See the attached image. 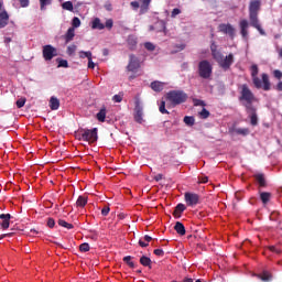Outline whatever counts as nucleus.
Returning <instances> with one entry per match:
<instances>
[{
  "label": "nucleus",
  "instance_id": "obj_41",
  "mask_svg": "<svg viewBox=\"0 0 282 282\" xmlns=\"http://www.w3.org/2000/svg\"><path fill=\"white\" fill-rule=\"evenodd\" d=\"M25 102H26L25 97H22L17 100L15 105H17L18 109H21V108L25 107Z\"/></svg>",
  "mask_w": 282,
  "mask_h": 282
},
{
  "label": "nucleus",
  "instance_id": "obj_56",
  "mask_svg": "<svg viewBox=\"0 0 282 282\" xmlns=\"http://www.w3.org/2000/svg\"><path fill=\"white\" fill-rule=\"evenodd\" d=\"M131 8H133V10H138L140 8V2L138 1H132L130 2Z\"/></svg>",
  "mask_w": 282,
  "mask_h": 282
},
{
  "label": "nucleus",
  "instance_id": "obj_38",
  "mask_svg": "<svg viewBox=\"0 0 282 282\" xmlns=\"http://www.w3.org/2000/svg\"><path fill=\"white\" fill-rule=\"evenodd\" d=\"M46 6H52V0H40V10H45Z\"/></svg>",
  "mask_w": 282,
  "mask_h": 282
},
{
  "label": "nucleus",
  "instance_id": "obj_19",
  "mask_svg": "<svg viewBox=\"0 0 282 282\" xmlns=\"http://www.w3.org/2000/svg\"><path fill=\"white\" fill-rule=\"evenodd\" d=\"M164 83L160 82V80H154L150 84V87H151V90L152 91H156V93H160V91H164Z\"/></svg>",
  "mask_w": 282,
  "mask_h": 282
},
{
  "label": "nucleus",
  "instance_id": "obj_30",
  "mask_svg": "<svg viewBox=\"0 0 282 282\" xmlns=\"http://www.w3.org/2000/svg\"><path fill=\"white\" fill-rule=\"evenodd\" d=\"M58 226H62V228H66L67 230H72L74 228L73 224H69L67 221H65L64 219H59L57 221Z\"/></svg>",
  "mask_w": 282,
  "mask_h": 282
},
{
  "label": "nucleus",
  "instance_id": "obj_49",
  "mask_svg": "<svg viewBox=\"0 0 282 282\" xmlns=\"http://www.w3.org/2000/svg\"><path fill=\"white\" fill-rule=\"evenodd\" d=\"M177 14H182V10H180L178 8L173 9L171 13L172 19H175Z\"/></svg>",
  "mask_w": 282,
  "mask_h": 282
},
{
  "label": "nucleus",
  "instance_id": "obj_3",
  "mask_svg": "<svg viewBox=\"0 0 282 282\" xmlns=\"http://www.w3.org/2000/svg\"><path fill=\"white\" fill-rule=\"evenodd\" d=\"M166 100L171 102L174 107L177 105H182L185 100H187L188 95L182 90H172L166 94Z\"/></svg>",
  "mask_w": 282,
  "mask_h": 282
},
{
  "label": "nucleus",
  "instance_id": "obj_47",
  "mask_svg": "<svg viewBox=\"0 0 282 282\" xmlns=\"http://www.w3.org/2000/svg\"><path fill=\"white\" fill-rule=\"evenodd\" d=\"M269 250L270 252H274L275 254H281V249H279L276 246H270Z\"/></svg>",
  "mask_w": 282,
  "mask_h": 282
},
{
  "label": "nucleus",
  "instance_id": "obj_18",
  "mask_svg": "<svg viewBox=\"0 0 282 282\" xmlns=\"http://www.w3.org/2000/svg\"><path fill=\"white\" fill-rule=\"evenodd\" d=\"M256 182H258L260 188H265L268 183L265 182V175L263 173H258L253 175Z\"/></svg>",
  "mask_w": 282,
  "mask_h": 282
},
{
  "label": "nucleus",
  "instance_id": "obj_13",
  "mask_svg": "<svg viewBox=\"0 0 282 282\" xmlns=\"http://www.w3.org/2000/svg\"><path fill=\"white\" fill-rule=\"evenodd\" d=\"M134 120L135 122H138L139 124H142L143 119V112H142V106L140 105V99H135L134 101Z\"/></svg>",
  "mask_w": 282,
  "mask_h": 282
},
{
  "label": "nucleus",
  "instance_id": "obj_22",
  "mask_svg": "<svg viewBox=\"0 0 282 282\" xmlns=\"http://www.w3.org/2000/svg\"><path fill=\"white\" fill-rule=\"evenodd\" d=\"M59 107H61V100H58V98H56V97H51L50 109L52 111H56V110H58Z\"/></svg>",
  "mask_w": 282,
  "mask_h": 282
},
{
  "label": "nucleus",
  "instance_id": "obj_16",
  "mask_svg": "<svg viewBox=\"0 0 282 282\" xmlns=\"http://www.w3.org/2000/svg\"><path fill=\"white\" fill-rule=\"evenodd\" d=\"M10 219H12V215L10 214L0 215V227L2 230H8L10 228Z\"/></svg>",
  "mask_w": 282,
  "mask_h": 282
},
{
  "label": "nucleus",
  "instance_id": "obj_59",
  "mask_svg": "<svg viewBox=\"0 0 282 282\" xmlns=\"http://www.w3.org/2000/svg\"><path fill=\"white\" fill-rule=\"evenodd\" d=\"M198 182H199L200 184H206V183L208 182V176H202V177H199V178H198Z\"/></svg>",
  "mask_w": 282,
  "mask_h": 282
},
{
  "label": "nucleus",
  "instance_id": "obj_8",
  "mask_svg": "<svg viewBox=\"0 0 282 282\" xmlns=\"http://www.w3.org/2000/svg\"><path fill=\"white\" fill-rule=\"evenodd\" d=\"M140 58L135 56L134 54L129 55V63L127 65V72H131V74H138V70L140 69Z\"/></svg>",
  "mask_w": 282,
  "mask_h": 282
},
{
  "label": "nucleus",
  "instance_id": "obj_39",
  "mask_svg": "<svg viewBox=\"0 0 282 282\" xmlns=\"http://www.w3.org/2000/svg\"><path fill=\"white\" fill-rule=\"evenodd\" d=\"M56 61L58 63L57 67H69V63L67 62V59L57 58Z\"/></svg>",
  "mask_w": 282,
  "mask_h": 282
},
{
  "label": "nucleus",
  "instance_id": "obj_20",
  "mask_svg": "<svg viewBox=\"0 0 282 282\" xmlns=\"http://www.w3.org/2000/svg\"><path fill=\"white\" fill-rule=\"evenodd\" d=\"M184 210H186V205L180 203L178 205H176V207L173 212V217H175V219H180V217H182V213H184Z\"/></svg>",
  "mask_w": 282,
  "mask_h": 282
},
{
  "label": "nucleus",
  "instance_id": "obj_11",
  "mask_svg": "<svg viewBox=\"0 0 282 282\" xmlns=\"http://www.w3.org/2000/svg\"><path fill=\"white\" fill-rule=\"evenodd\" d=\"M184 199L187 206H191V208H194V206H197L199 204V196L196 193L187 192L184 194Z\"/></svg>",
  "mask_w": 282,
  "mask_h": 282
},
{
  "label": "nucleus",
  "instance_id": "obj_14",
  "mask_svg": "<svg viewBox=\"0 0 282 282\" xmlns=\"http://www.w3.org/2000/svg\"><path fill=\"white\" fill-rule=\"evenodd\" d=\"M1 8H3V3L0 1V30H3L10 23V14L6 10L1 11Z\"/></svg>",
  "mask_w": 282,
  "mask_h": 282
},
{
  "label": "nucleus",
  "instance_id": "obj_4",
  "mask_svg": "<svg viewBox=\"0 0 282 282\" xmlns=\"http://www.w3.org/2000/svg\"><path fill=\"white\" fill-rule=\"evenodd\" d=\"M198 76L205 80L213 76V64L208 59H203L198 63Z\"/></svg>",
  "mask_w": 282,
  "mask_h": 282
},
{
  "label": "nucleus",
  "instance_id": "obj_29",
  "mask_svg": "<svg viewBox=\"0 0 282 282\" xmlns=\"http://www.w3.org/2000/svg\"><path fill=\"white\" fill-rule=\"evenodd\" d=\"M105 118H107V110L102 108L97 113V120H99V122H105Z\"/></svg>",
  "mask_w": 282,
  "mask_h": 282
},
{
  "label": "nucleus",
  "instance_id": "obj_23",
  "mask_svg": "<svg viewBox=\"0 0 282 282\" xmlns=\"http://www.w3.org/2000/svg\"><path fill=\"white\" fill-rule=\"evenodd\" d=\"M93 30H105V24L100 22L99 18H95L91 23Z\"/></svg>",
  "mask_w": 282,
  "mask_h": 282
},
{
  "label": "nucleus",
  "instance_id": "obj_32",
  "mask_svg": "<svg viewBox=\"0 0 282 282\" xmlns=\"http://www.w3.org/2000/svg\"><path fill=\"white\" fill-rule=\"evenodd\" d=\"M76 50H78V46H76V44H72L67 46L66 54H68V56H74V54H76Z\"/></svg>",
  "mask_w": 282,
  "mask_h": 282
},
{
  "label": "nucleus",
  "instance_id": "obj_48",
  "mask_svg": "<svg viewBox=\"0 0 282 282\" xmlns=\"http://www.w3.org/2000/svg\"><path fill=\"white\" fill-rule=\"evenodd\" d=\"M105 28H107V30H111V28H113V20L112 19H108L106 21V24H104Z\"/></svg>",
  "mask_w": 282,
  "mask_h": 282
},
{
  "label": "nucleus",
  "instance_id": "obj_55",
  "mask_svg": "<svg viewBox=\"0 0 282 282\" xmlns=\"http://www.w3.org/2000/svg\"><path fill=\"white\" fill-rule=\"evenodd\" d=\"M154 254H155L156 257H164V250H162V249H155V250H154Z\"/></svg>",
  "mask_w": 282,
  "mask_h": 282
},
{
  "label": "nucleus",
  "instance_id": "obj_37",
  "mask_svg": "<svg viewBox=\"0 0 282 282\" xmlns=\"http://www.w3.org/2000/svg\"><path fill=\"white\" fill-rule=\"evenodd\" d=\"M160 113H170L169 110H166V101L162 100L159 106Z\"/></svg>",
  "mask_w": 282,
  "mask_h": 282
},
{
  "label": "nucleus",
  "instance_id": "obj_31",
  "mask_svg": "<svg viewBox=\"0 0 282 282\" xmlns=\"http://www.w3.org/2000/svg\"><path fill=\"white\" fill-rule=\"evenodd\" d=\"M63 10H68V12H74V3L72 1H66L62 3Z\"/></svg>",
  "mask_w": 282,
  "mask_h": 282
},
{
  "label": "nucleus",
  "instance_id": "obj_35",
  "mask_svg": "<svg viewBox=\"0 0 282 282\" xmlns=\"http://www.w3.org/2000/svg\"><path fill=\"white\" fill-rule=\"evenodd\" d=\"M235 133H237L238 135H248V133H250V129L248 128H238L235 130Z\"/></svg>",
  "mask_w": 282,
  "mask_h": 282
},
{
  "label": "nucleus",
  "instance_id": "obj_40",
  "mask_svg": "<svg viewBox=\"0 0 282 282\" xmlns=\"http://www.w3.org/2000/svg\"><path fill=\"white\" fill-rule=\"evenodd\" d=\"M259 76V66H257L256 64H253L251 66V78H254Z\"/></svg>",
  "mask_w": 282,
  "mask_h": 282
},
{
  "label": "nucleus",
  "instance_id": "obj_15",
  "mask_svg": "<svg viewBox=\"0 0 282 282\" xmlns=\"http://www.w3.org/2000/svg\"><path fill=\"white\" fill-rule=\"evenodd\" d=\"M239 28H240V34L242 39H245V41H248V34H249L248 28H250V23L248 22V20L246 19L240 20Z\"/></svg>",
  "mask_w": 282,
  "mask_h": 282
},
{
  "label": "nucleus",
  "instance_id": "obj_2",
  "mask_svg": "<svg viewBox=\"0 0 282 282\" xmlns=\"http://www.w3.org/2000/svg\"><path fill=\"white\" fill-rule=\"evenodd\" d=\"M239 100L245 101L243 107L246 109H248V107H254L252 105V102L256 100L254 94L246 84L241 86Z\"/></svg>",
  "mask_w": 282,
  "mask_h": 282
},
{
  "label": "nucleus",
  "instance_id": "obj_62",
  "mask_svg": "<svg viewBox=\"0 0 282 282\" xmlns=\"http://www.w3.org/2000/svg\"><path fill=\"white\" fill-rule=\"evenodd\" d=\"M162 177H163L162 174H156V175L154 176V180H155V182H160V181L162 180Z\"/></svg>",
  "mask_w": 282,
  "mask_h": 282
},
{
  "label": "nucleus",
  "instance_id": "obj_1",
  "mask_svg": "<svg viewBox=\"0 0 282 282\" xmlns=\"http://www.w3.org/2000/svg\"><path fill=\"white\" fill-rule=\"evenodd\" d=\"M259 10H261V1H251L249 4V21L250 25L258 30L261 36H265V31L261 28V23H259Z\"/></svg>",
  "mask_w": 282,
  "mask_h": 282
},
{
  "label": "nucleus",
  "instance_id": "obj_27",
  "mask_svg": "<svg viewBox=\"0 0 282 282\" xmlns=\"http://www.w3.org/2000/svg\"><path fill=\"white\" fill-rule=\"evenodd\" d=\"M149 6H151V0H142L141 7H140L141 8L140 13L144 14L149 12Z\"/></svg>",
  "mask_w": 282,
  "mask_h": 282
},
{
  "label": "nucleus",
  "instance_id": "obj_64",
  "mask_svg": "<svg viewBox=\"0 0 282 282\" xmlns=\"http://www.w3.org/2000/svg\"><path fill=\"white\" fill-rule=\"evenodd\" d=\"M4 43L8 45V44H10V43H12V39L11 37H6L4 39Z\"/></svg>",
  "mask_w": 282,
  "mask_h": 282
},
{
  "label": "nucleus",
  "instance_id": "obj_28",
  "mask_svg": "<svg viewBox=\"0 0 282 282\" xmlns=\"http://www.w3.org/2000/svg\"><path fill=\"white\" fill-rule=\"evenodd\" d=\"M140 263L141 265H143L144 268H151V258L147 257V256H142L140 258Z\"/></svg>",
  "mask_w": 282,
  "mask_h": 282
},
{
  "label": "nucleus",
  "instance_id": "obj_26",
  "mask_svg": "<svg viewBox=\"0 0 282 282\" xmlns=\"http://www.w3.org/2000/svg\"><path fill=\"white\" fill-rule=\"evenodd\" d=\"M210 52L214 59L219 58L221 54V52L217 50V44L215 42H212Z\"/></svg>",
  "mask_w": 282,
  "mask_h": 282
},
{
  "label": "nucleus",
  "instance_id": "obj_54",
  "mask_svg": "<svg viewBox=\"0 0 282 282\" xmlns=\"http://www.w3.org/2000/svg\"><path fill=\"white\" fill-rule=\"evenodd\" d=\"M47 226L48 228H54V226H56V221L54 220V218L47 219Z\"/></svg>",
  "mask_w": 282,
  "mask_h": 282
},
{
  "label": "nucleus",
  "instance_id": "obj_33",
  "mask_svg": "<svg viewBox=\"0 0 282 282\" xmlns=\"http://www.w3.org/2000/svg\"><path fill=\"white\" fill-rule=\"evenodd\" d=\"M259 279H261V281H272V274H270L268 271H264L259 275Z\"/></svg>",
  "mask_w": 282,
  "mask_h": 282
},
{
  "label": "nucleus",
  "instance_id": "obj_46",
  "mask_svg": "<svg viewBox=\"0 0 282 282\" xmlns=\"http://www.w3.org/2000/svg\"><path fill=\"white\" fill-rule=\"evenodd\" d=\"M144 47H145V50H148L149 52L155 51V45H154L153 43H151V42H147V43L144 44Z\"/></svg>",
  "mask_w": 282,
  "mask_h": 282
},
{
  "label": "nucleus",
  "instance_id": "obj_21",
  "mask_svg": "<svg viewBox=\"0 0 282 282\" xmlns=\"http://www.w3.org/2000/svg\"><path fill=\"white\" fill-rule=\"evenodd\" d=\"M174 230L177 232V235H180L181 237H184V235H186V227H184V224H182L181 221H176L175 226H174Z\"/></svg>",
  "mask_w": 282,
  "mask_h": 282
},
{
  "label": "nucleus",
  "instance_id": "obj_7",
  "mask_svg": "<svg viewBox=\"0 0 282 282\" xmlns=\"http://www.w3.org/2000/svg\"><path fill=\"white\" fill-rule=\"evenodd\" d=\"M252 83L256 89H261V87L264 91H270L271 89L270 76L265 73L262 74V82L258 76H256L252 77Z\"/></svg>",
  "mask_w": 282,
  "mask_h": 282
},
{
  "label": "nucleus",
  "instance_id": "obj_50",
  "mask_svg": "<svg viewBox=\"0 0 282 282\" xmlns=\"http://www.w3.org/2000/svg\"><path fill=\"white\" fill-rule=\"evenodd\" d=\"M273 76H274V78H278V80H281L282 79V72L279 70V69H275L273 72Z\"/></svg>",
  "mask_w": 282,
  "mask_h": 282
},
{
  "label": "nucleus",
  "instance_id": "obj_51",
  "mask_svg": "<svg viewBox=\"0 0 282 282\" xmlns=\"http://www.w3.org/2000/svg\"><path fill=\"white\" fill-rule=\"evenodd\" d=\"M109 210H111V208H109V206H105L102 209H101V215L104 217H107V215H109Z\"/></svg>",
  "mask_w": 282,
  "mask_h": 282
},
{
  "label": "nucleus",
  "instance_id": "obj_34",
  "mask_svg": "<svg viewBox=\"0 0 282 282\" xmlns=\"http://www.w3.org/2000/svg\"><path fill=\"white\" fill-rule=\"evenodd\" d=\"M183 121L185 124H187V127H193V124H195V117L185 116Z\"/></svg>",
  "mask_w": 282,
  "mask_h": 282
},
{
  "label": "nucleus",
  "instance_id": "obj_9",
  "mask_svg": "<svg viewBox=\"0 0 282 282\" xmlns=\"http://www.w3.org/2000/svg\"><path fill=\"white\" fill-rule=\"evenodd\" d=\"M42 56L44 61H52V58L58 56V52L56 51V47L47 44L43 46Z\"/></svg>",
  "mask_w": 282,
  "mask_h": 282
},
{
  "label": "nucleus",
  "instance_id": "obj_53",
  "mask_svg": "<svg viewBox=\"0 0 282 282\" xmlns=\"http://www.w3.org/2000/svg\"><path fill=\"white\" fill-rule=\"evenodd\" d=\"M122 97H123L122 94L115 95V96L112 97V100H113V102H120V101L122 100Z\"/></svg>",
  "mask_w": 282,
  "mask_h": 282
},
{
  "label": "nucleus",
  "instance_id": "obj_25",
  "mask_svg": "<svg viewBox=\"0 0 282 282\" xmlns=\"http://www.w3.org/2000/svg\"><path fill=\"white\" fill-rule=\"evenodd\" d=\"M87 206V196H78L76 200L77 208H85Z\"/></svg>",
  "mask_w": 282,
  "mask_h": 282
},
{
  "label": "nucleus",
  "instance_id": "obj_12",
  "mask_svg": "<svg viewBox=\"0 0 282 282\" xmlns=\"http://www.w3.org/2000/svg\"><path fill=\"white\" fill-rule=\"evenodd\" d=\"M246 112L248 113V116L250 118V124L252 127H257V124H259V117L257 116V108L254 106L247 107Z\"/></svg>",
  "mask_w": 282,
  "mask_h": 282
},
{
  "label": "nucleus",
  "instance_id": "obj_24",
  "mask_svg": "<svg viewBox=\"0 0 282 282\" xmlns=\"http://www.w3.org/2000/svg\"><path fill=\"white\" fill-rule=\"evenodd\" d=\"M260 199L262 202V204H268L270 202V199H272V193L270 192H262L260 193Z\"/></svg>",
  "mask_w": 282,
  "mask_h": 282
},
{
  "label": "nucleus",
  "instance_id": "obj_52",
  "mask_svg": "<svg viewBox=\"0 0 282 282\" xmlns=\"http://www.w3.org/2000/svg\"><path fill=\"white\" fill-rule=\"evenodd\" d=\"M21 8H28L30 6V0H18Z\"/></svg>",
  "mask_w": 282,
  "mask_h": 282
},
{
  "label": "nucleus",
  "instance_id": "obj_60",
  "mask_svg": "<svg viewBox=\"0 0 282 282\" xmlns=\"http://www.w3.org/2000/svg\"><path fill=\"white\" fill-rule=\"evenodd\" d=\"M139 246L141 247V248H148V246H149V242H145L144 240H139Z\"/></svg>",
  "mask_w": 282,
  "mask_h": 282
},
{
  "label": "nucleus",
  "instance_id": "obj_6",
  "mask_svg": "<svg viewBox=\"0 0 282 282\" xmlns=\"http://www.w3.org/2000/svg\"><path fill=\"white\" fill-rule=\"evenodd\" d=\"M214 61L218 63L221 69L228 72V69H230V67L232 66V63H235V55L230 53L229 55L224 57V54L220 53L219 57H216Z\"/></svg>",
  "mask_w": 282,
  "mask_h": 282
},
{
  "label": "nucleus",
  "instance_id": "obj_17",
  "mask_svg": "<svg viewBox=\"0 0 282 282\" xmlns=\"http://www.w3.org/2000/svg\"><path fill=\"white\" fill-rule=\"evenodd\" d=\"M74 36H76V29L69 28L66 34L63 35L65 43H72L74 41Z\"/></svg>",
  "mask_w": 282,
  "mask_h": 282
},
{
  "label": "nucleus",
  "instance_id": "obj_10",
  "mask_svg": "<svg viewBox=\"0 0 282 282\" xmlns=\"http://www.w3.org/2000/svg\"><path fill=\"white\" fill-rule=\"evenodd\" d=\"M218 31L221 32V34H227V36H229V39H235L236 36V32L237 30L235 29V26H232V24L230 23H221L218 25Z\"/></svg>",
  "mask_w": 282,
  "mask_h": 282
},
{
  "label": "nucleus",
  "instance_id": "obj_36",
  "mask_svg": "<svg viewBox=\"0 0 282 282\" xmlns=\"http://www.w3.org/2000/svg\"><path fill=\"white\" fill-rule=\"evenodd\" d=\"M131 259H133V257L131 256H126L123 258V261L127 263V265H129V268H135V263H133V261H131Z\"/></svg>",
  "mask_w": 282,
  "mask_h": 282
},
{
  "label": "nucleus",
  "instance_id": "obj_43",
  "mask_svg": "<svg viewBox=\"0 0 282 282\" xmlns=\"http://www.w3.org/2000/svg\"><path fill=\"white\" fill-rule=\"evenodd\" d=\"M200 118H203V120H206V118L210 117V111L206 110V108H203V110L199 112Z\"/></svg>",
  "mask_w": 282,
  "mask_h": 282
},
{
  "label": "nucleus",
  "instance_id": "obj_45",
  "mask_svg": "<svg viewBox=\"0 0 282 282\" xmlns=\"http://www.w3.org/2000/svg\"><path fill=\"white\" fill-rule=\"evenodd\" d=\"M72 25L73 26H70V28H74V30H75V28H80V19L77 17L73 18Z\"/></svg>",
  "mask_w": 282,
  "mask_h": 282
},
{
  "label": "nucleus",
  "instance_id": "obj_58",
  "mask_svg": "<svg viewBox=\"0 0 282 282\" xmlns=\"http://www.w3.org/2000/svg\"><path fill=\"white\" fill-rule=\"evenodd\" d=\"M128 43L132 45V47H135V45H138V42L133 37H129Z\"/></svg>",
  "mask_w": 282,
  "mask_h": 282
},
{
  "label": "nucleus",
  "instance_id": "obj_44",
  "mask_svg": "<svg viewBox=\"0 0 282 282\" xmlns=\"http://www.w3.org/2000/svg\"><path fill=\"white\" fill-rule=\"evenodd\" d=\"M79 250H80V252H89V250H90L89 243H87V242L82 243L79 246Z\"/></svg>",
  "mask_w": 282,
  "mask_h": 282
},
{
  "label": "nucleus",
  "instance_id": "obj_61",
  "mask_svg": "<svg viewBox=\"0 0 282 282\" xmlns=\"http://www.w3.org/2000/svg\"><path fill=\"white\" fill-rule=\"evenodd\" d=\"M143 240H144L147 243H149L150 241H153V238H152L151 236H149V235H145V236L143 237Z\"/></svg>",
  "mask_w": 282,
  "mask_h": 282
},
{
  "label": "nucleus",
  "instance_id": "obj_5",
  "mask_svg": "<svg viewBox=\"0 0 282 282\" xmlns=\"http://www.w3.org/2000/svg\"><path fill=\"white\" fill-rule=\"evenodd\" d=\"M79 140L84 142H89L94 144V142H98V128L89 129H82L79 131Z\"/></svg>",
  "mask_w": 282,
  "mask_h": 282
},
{
  "label": "nucleus",
  "instance_id": "obj_57",
  "mask_svg": "<svg viewBox=\"0 0 282 282\" xmlns=\"http://www.w3.org/2000/svg\"><path fill=\"white\" fill-rule=\"evenodd\" d=\"M94 67H96V64L94 63V61L90 58H88V69H94Z\"/></svg>",
  "mask_w": 282,
  "mask_h": 282
},
{
  "label": "nucleus",
  "instance_id": "obj_42",
  "mask_svg": "<svg viewBox=\"0 0 282 282\" xmlns=\"http://www.w3.org/2000/svg\"><path fill=\"white\" fill-rule=\"evenodd\" d=\"M79 58H88V59L91 58V51H87V52L80 51Z\"/></svg>",
  "mask_w": 282,
  "mask_h": 282
},
{
  "label": "nucleus",
  "instance_id": "obj_63",
  "mask_svg": "<svg viewBox=\"0 0 282 282\" xmlns=\"http://www.w3.org/2000/svg\"><path fill=\"white\" fill-rule=\"evenodd\" d=\"M278 91H282V82H279L276 85Z\"/></svg>",
  "mask_w": 282,
  "mask_h": 282
}]
</instances>
